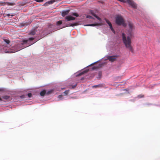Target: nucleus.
Instances as JSON below:
<instances>
[{
	"mask_svg": "<svg viewBox=\"0 0 160 160\" xmlns=\"http://www.w3.org/2000/svg\"><path fill=\"white\" fill-rule=\"evenodd\" d=\"M35 38H30L27 40H24L22 41H20L16 45L12 48L10 50L5 49L3 50V51L6 53H14L19 51L20 50L27 47L24 46V44L28 43V46H29L35 43V42H32L31 41L34 40Z\"/></svg>",
	"mask_w": 160,
	"mask_h": 160,
	"instance_id": "nucleus-1",
	"label": "nucleus"
},
{
	"mask_svg": "<svg viewBox=\"0 0 160 160\" xmlns=\"http://www.w3.org/2000/svg\"><path fill=\"white\" fill-rule=\"evenodd\" d=\"M0 101H2V98L0 97Z\"/></svg>",
	"mask_w": 160,
	"mask_h": 160,
	"instance_id": "nucleus-35",
	"label": "nucleus"
},
{
	"mask_svg": "<svg viewBox=\"0 0 160 160\" xmlns=\"http://www.w3.org/2000/svg\"><path fill=\"white\" fill-rule=\"evenodd\" d=\"M128 25L130 30V36H131V32L132 31V29H133V24L130 22L129 23Z\"/></svg>",
	"mask_w": 160,
	"mask_h": 160,
	"instance_id": "nucleus-10",
	"label": "nucleus"
},
{
	"mask_svg": "<svg viewBox=\"0 0 160 160\" xmlns=\"http://www.w3.org/2000/svg\"><path fill=\"white\" fill-rule=\"evenodd\" d=\"M105 21H106V22H107V23L108 24V25H109V26L110 27V29H111V30L112 31V32L114 33H115V31L114 29H113V28L112 27V24L111 23L108 19H105Z\"/></svg>",
	"mask_w": 160,
	"mask_h": 160,
	"instance_id": "nucleus-6",
	"label": "nucleus"
},
{
	"mask_svg": "<svg viewBox=\"0 0 160 160\" xmlns=\"http://www.w3.org/2000/svg\"><path fill=\"white\" fill-rule=\"evenodd\" d=\"M127 2L128 3L132 6L133 8H137V5L132 0H127Z\"/></svg>",
	"mask_w": 160,
	"mask_h": 160,
	"instance_id": "nucleus-5",
	"label": "nucleus"
},
{
	"mask_svg": "<svg viewBox=\"0 0 160 160\" xmlns=\"http://www.w3.org/2000/svg\"><path fill=\"white\" fill-rule=\"evenodd\" d=\"M77 85L76 84V85H74V86H73L72 87V88H74Z\"/></svg>",
	"mask_w": 160,
	"mask_h": 160,
	"instance_id": "nucleus-32",
	"label": "nucleus"
},
{
	"mask_svg": "<svg viewBox=\"0 0 160 160\" xmlns=\"http://www.w3.org/2000/svg\"><path fill=\"white\" fill-rule=\"evenodd\" d=\"M3 90V89L2 88H0V91H2Z\"/></svg>",
	"mask_w": 160,
	"mask_h": 160,
	"instance_id": "nucleus-34",
	"label": "nucleus"
},
{
	"mask_svg": "<svg viewBox=\"0 0 160 160\" xmlns=\"http://www.w3.org/2000/svg\"><path fill=\"white\" fill-rule=\"evenodd\" d=\"M85 72H86L85 71H83V72H81L78 75L79 76H80V75H82V74H84V73H85Z\"/></svg>",
	"mask_w": 160,
	"mask_h": 160,
	"instance_id": "nucleus-27",
	"label": "nucleus"
},
{
	"mask_svg": "<svg viewBox=\"0 0 160 160\" xmlns=\"http://www.w3.org/2000/svg\"><path fill=\"white\" fill-rule=\"evenodd\" d=\"M46 94V91L45 90H44L40 92V95L41 96H43L45 95Z\"/></svg>",
	"mask_w": 160,
	"mask_h": 160,
	"instance_id": "nucleus-16",
	"label": "nucleus"
},
{
	"mask_svg": "<svg viewBox=\"0 0 160 160\" xmlns=\"http://www.w3.org/2000/svg\"><path fill=\"white\" fill-rule=\"evenodd\" d=\"M69 91V90H66L63 93L65 95H67L68 94Z\"/></svg>",
	"mask_w": 160,
	"mask_h": 160,
	"instance_id": "nucleus-23",
	"label": "nucleus"
},
{
	"mask_svg": "<svg viewBox=\"0 0 160 160\" xmlns=\"http://www.w3.org/2000/svg\"><path fill=\"white\" fill-rule=\"evenodd\" d=\"M64 27H62V28H60V27L58 28H57V29H61V28H64Z\"/></svg>",
	"mask_w": 160,
	"mask_h": 160,
	"instance_id": "nucleus-33",
	"label": "nucleus"
},
{
	"mask_svg": "<svg viewBox=\"0 0 160 160\" xmlns=\"http://www.w3.org/2000/svg\"><path fill=\"white\" fill-rule=\"evenodd\" d=\"M70 12V10H64L62 11V15L63 17H64L66 15H68Z\"/></svg>",
	"mask_w": 160,
	"mask_h": 160,
	"instance_id": "nucleus-9",
	"label": "nucleus"
},
{
	"mask_svg": "<svg viewBox=\"0 0 160 160\" xmlns=\"http://www.w3.org/2000/svg\"><path fill=\"white\" fill-rule=\"evenodd\" d=\"M2 98L6 100L9 101L11 100V98L9 96L7 95L4 96L2 97Z\"/></svg>",
	"mask_w": 160,
	"mask_h": 160,
	"instance_id": "nucleus-11",
	"label": "nucleus"
},
{
	"mask_svg": "<svg viewBox=\"0 0 160 160\" xmlns=\"http://www.w3.org/2000/svg\"><path fill=\"white\" fill-rule=\"evenodd\" d=\"M72 15L73 16H76V17H78L79 16L78 13L76 12L73 13Z\"/></svg>",
	"mask_w": 160,
	"mask_h": 160,
	"instance_id": "nucleus-24",
	"label": "nucleus"
},
{
	"mask_svg": "<svg viewBox=\"0 0 160 160\" xmlns=\"http://www.w3.org/2000/svg\"><path fill=\"white\" fill-rule=\"evenodd\" d=\"M37 30L34 29L32 30L29 33L30 35H34L36 34Z\"/></svg>",
	"mask_w": 160,
	"mask_h": 160,
	"instance_id": "nucleus-13",
	"label": "nucleus"
},
{
	"mask_svg": "<svg viewBox=\"0 0 160 160\" xmlns=\"http://www.w3.org/2000/svg\"><path fill=\"white\" fill-rule=\"evenodd\" d=\"M102 87V84H98L97 85H94L92 86L93 88H97L99 87Z\"/></svg>",
	"mask_w": 160,
	"mask_h": 160,
	"instance_id": "nucleus-19",
	"label": "nucleus"
},
{
	"mask_svg": "<svg viewBox=\"0 0 160 160\" xmlns=\"http://www.w3.org/2000/svg\"><path fill=\"white\" fill-rule=\"evenodd\" d=\"M102 73L100 71L98 72V77H97L98 79H99L101 78V76H102Z\"/></svg>",
	"mask_w": 160,
	"mask_h": 160,
	"instance_id": "nucleus-20",
	"label": "nucleus"
},
{
	"mask_svg": "<svg viewBox=\"0 0 160 160\" xmlns=\"http://www.w3.org/2000/svg\"><path fill=\"white\" fill-rule=\"evenodd\" d=\"M143 97V95H142V96L140 97V98H142V97Z\"/></svg>",
	"mask_w": 160,
	"mask_h": 160,
	"instance_id": "nucleus-36",
	"label": "nucleus"
},
{
	"mask_svg": "<svg viewBox=\"0 0 160 160\" xmlns=\"http://www.w3.org/2000/svg\"><path fill=\"white\" fill-rule=\"evenodd\" d=\"M3 4H2V5H5V4H7V5L8 6H13L14 5V4L12 2H4L2 3Z\"/></svg>",
	"mask_w": 160,
	"mask_h": 160,
	"instance_id": "nucleus-17",
	"label": "nucleus"
},
{
	"mask_svg": "<svg viewBox=\"0 0 160 160\" xmlns=\"http://www.w3.org/2000/svg\"><path fill=\"white\" fill-rule=\"evenodd\" d=\"M87 18H88L90 19H94V18L91 16L90 15H87L86 16Z\"/></svg>",
	"mask_w": 160,
	"mask_h": 160,
	"instance_id": "nucleus-26",
	"label": "nucleus"
},
{
	"mask_svg": "<svg viewBox=\"0 0 160 160\" xmlns=\"http://www.w3.org/2000/svg\"><path fill=\"white\" fill-rule=\"evenodd\" d=\"M108 59L111 62H113L116 60V57L114 56H108Z\"/></svg>",
	"mask_w": 160,
	"mask_h": 160,
	"instance_id": "nucleus-7",
	"label": "nucleus"
},
{
	"mask_svg": "<svg viewBox=\"0 0 160 160\" xmlns=\"http://www.w3.org/2000/svg\"><path fill=\"white\" fill-rule=\"evenodd\" d=\"M116 23L118 25H122L126 26V25L124 22V20L121 15H117L115 18Z\"/></svg>",
	"mask_w": 160,
	"mask_h": 160,
	"instance_id": "nucleus-3",
	"label": "nucleus"
},
{
	"mask_svg": "<svg viewBox=\"0 0 160 160\" xmlns=\"http://www.w3.org/2000/svg\"><path fill=\"white\" fill-rule=\"evenodd\" d=\"M100 25L98 23H95V24H87L85 25V26H98Z\"/></svg>",
	"mask_w": 160,
	"mask_h": 160,
	"instance_id": "nucleus-14",
	"label": "nucleus"
},
{
	"mask_svg": "<svg viewBox=\"0 0 160 160\" xmlns=\"http://www.w3.org/2000/svg\"><path fill=\"white\" fill-rule=\"evenodd\" d=\"M77 25L76 23H74L73 24H69L66 25V27L68 26H76Z\"/></svg>",
	"mask_w": 160,
	"mask_h": 160,
	"instance_id": "nucleus-18",
	"label": "nucleus"
},
{
	"mask_svg": "<svg viewBox=\"0 0 160 160\" xmlns=\"http://www.w3.org/2000/svg\"><path fill=\"white\" fill-rule=\"evenodd\" d=\"M55 0H51L48 2V3L49 4H52L54 2H55Z\"/></svg>",
	"mask_w": 160,
	"mask_h": 160,
	"instance_id": "nucleus-21",
	"label": "nucleus"
},
{
	"mask_svg": "<svg viewBox=\"0 0 160 160\" xmlns=\"http://www.w3.org/2000/svg\"><path fill=\"white\" fill-rule=\"evenodd\" d=\"M52 92V90H50V91H48L47 92H46V94L47 95H48L51 93Z\"/></svg>",
	"mask_w": 160,
	"mask_h": 160,
	"instance_id": "nucleus-25",
	"label": "nucleus"
},
{
	"mask_svg": "<svg viewBox=\"0 0 160 160\" xmlns=\"http://www.w3.org/2000/svg\"><path fill=\"white\" fill-rule=\"evenodd\" d=\"M37 2H43V0H36Z\"/></svg>",
	"mask_w": 160,
	"mask_h": 160,
	"instance_id": "nucleus-30",
	"label": "nucleus"
},
{
	"mask_svg": "<svg viewBox=\"0 0 160 160\" xmlns=\"http://www.w3.org/2000/svg\"><path fill=\"white\" fill-rule=\"evenodd\" d=\"M2 46L1 47V51L2 52H5L3 51V50L5 49L10 50L9 48H8L9 47V46L7 45V44L5 43L2 42Z\"/></svg>",
	"mask_w": 160,
	"mask_h": 160,
	"instance_id": "nucleus-4",
	"label": "nucleus"
},
{
	"mask_svg": "<svg viewBox=\"0 0 160 160\" xmlns=\"http://www.w3.org/2000/svg\"><path fill=\"white\" fill-rule=\"evenodd\" d=\"M3 42H2L5 43H6L7 44V45L10 46V41L9 40L6 39H3Z\"/></svg>",
	"mask_w": 160,
	"mask_h": 160,
	"instance_id": "nucleus-12",
	"label": "nucleus"
},
{
	"mask_svg": "<svg viewBox=\"0 0 160 160\" xmlns=\"http://www.w3.org/2000/svg\"><path fill=\"white\" fill-rule=\"evenodd\" d=\"M7 16H8V17H9L10 16H14L13 14H12L11 15H10L9 14H7Z\"/></svg>",
	"mask_w": 160,
	"mask_h": 160,
	"instance_id": "nucleus-29",
	"label": "nucleus"
},
{
	"mask_svg": "<svg viewBox=\"0 0 160 160\" xmlns=\"http://www.w3.org/2000/svg\"><path fill=\"white\" fill-rule=\"evenodd\" d=\"M91 13L92 14L93 16L95 17L96 18L98 19L100 21L101 20V19L97 15H96L95 13H94L93 12H91Z\"/></svg>",
	"mask_w": 160,
	"mask_h": 160,
	"instance_id": "nucleus-15",
	"label": "nucleus"
},
{
	"mask_svg": "<svg viewBox=\"0 0 160 160\" xmlns=\"http://www.w3.org/2000/svg\"><path fill=\"white\" fill-rule=\"evenodd\" d=\"M62 95H60L58 96V98H61L62 97Z\"/></svg>",
	"mask_w": 160,
	"mask_h": 160,
	"instance_id": "nucleus-31",
	"label": "nucleus"
},
{
	"mask_svg": "<svg viewBox=\"0 0 160 160\" xmlns=\"http://www.w3.org/2000/svg\"><path fill=\"white\" fill-rule=\"evenodd\" d=\"M62 23V21L60 20L59 21H58L57 22L56 24H57V25L58 26V25L61 24Z\"/></svg>",
	"mask_w": 160,
	"mask_h": 160,
	"instance_id": "nucleus-22",
	"label": "nucleus"
},
{
	"mask_svg": "<svg viewBox=\"0 0 160 160\" xmlns=\"http://www.w3.org/2000/svg\"><path fill=\"white\" fill-rule=\"evenodd\" d=\"M28 96L29 97V98H30L32 97V94L31 93H28Z\"/></svg>",
	"mask_w": 160,
	"mask_h": 160,
	"instance_id": "nucleus-28",
	"label": "nucleus"
},
{
	"mask_svg": "<svg viewBox=\"0 0 160 160\" xmlns=\"http://www.w3.org/2000/svg\"><path fill=\"white\" fill-rule=\"evenodd\" d=\"M67 20V21H69L71 20H73L75 19L76 18L72 17L70 15L66 16L65 18Z\"/></svg>",
	"mask_w": 160,
	"mask_h": 160,
	"instance_id": "nucleus-8",
	"label": "nucleus"
},
{
	"mask_svg": "<svg viewBox=\"0 0 160 160\" xmlns=\"http://www.w3.org/2000/svg\"><path fill=\"white\" fill-rule=\"evenodd\" d=\"M122 41L126 47L131 52L133 51L131 45V40L129 36H126L123 33L122 34Z\"/></svg>",
	"mask_w": 160,
	"mask_h": 160,
	"instance_id": "nucleus-2",
	"label": "nucleus"
}]
</instances>
